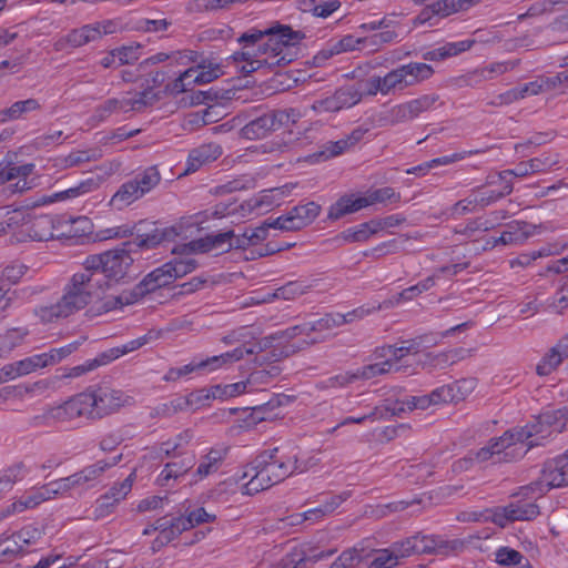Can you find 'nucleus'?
I'll return each mask as SVG.
<instances>
[{"mask_svg":"<svg viewBox=\"0 0 568 568\" xmlns=\"http://www.w3.org/2000/svg\"><path fill=\"white\" fill-rule=\"evenodd\" d=\"M179 234L176 226L154 227L148 233L139 234L136 241H126L119 247L88 256L83 263V270L97 278L98 288L101 290L108 285L106 280L119 282L128 274L134 261L131 256L134 247L154 248L165 242L174 241Z\"/></svg>","mask_w":568,"mask_h":568,"instance_id":"f257e3e1","label":"nucleus"},{"mask_svg":"<svg viewBox=\"0 0 568 568\" xmlns=\"http://www.w3.org/2000/svg\"><path fill=\"white\" fill-rule=\"evenodd\" d=\"M305 38L302 31L276 24L265 30L250 29L241 34L239 43L244 47L246 62L262 60L268 68L287 65L297 57V44Z\"/></svg>","mask_w":568,"mask_h":568,"instance_id":"f03ea898","label":"nucleus"},{"mask_svg":"<svg viewBox=\"0 0 568 568\" xmlns=\"http://www.w3.org/2000/svg\"><path fill=\"white\" fill-rule=\"evenodd\" d=\"M305 470V466L297 464L296 454L287 453L283 447L263 450L244 468L241 479L250 477V480L243 484V494H257L283 481L294 471Z\"/></svg>","mask_w":568,"mask_h":568,"instance_id":"7ed1b4c3","label":"nucleus"},{"mask_svg":"<svg viewBox=\"0 0 568 568\" xmlns=\"http://www.w3.org/2000/svg\"><path fill=\"white\" fill-rule=\"evenodd\" d=\"M98 288V281L91 273L82 270L73 274L64 287L61 298L51 305H42L34 310V314L42 323H53L65 318L84 308L93 297Z\"/></svg>","mask_w":568,"mask_h":568,"instance_id":"20e7f679","label":"nucleus"},{"mask_svg":"<svg viewBox=\"0 0 568 568\" xmlns=\"http://www.w3.org/2000/svg\"><path fill=\"white\" fill-rule=\"evenodd\" d=\"M87 405L82 393H79L62 404L47 407L42 414L33 416L31 425L34 427H53L71 424L80 417L88 418Z\"/></svg>","mask_w":568,"mask_h":568,"instance_id":"39448f33","label":"nucleus"},{"mask_svg":"<svg viewBox=\"0 0 568 568\" xmlns=\"http://www.w3.org/2000/svg\"><path fill=\"white\" fill-rule=\"evenodd\" d=\"M84 403L88 404V418L100 419L108 416L122 406L130 397L122 390L113 389L109 386H98L82 392Z\"/></svg>","mask_w":568,"mask_h":568,"instance_id":"423d86ee","label":"nucleus"},{"mask_svg":"<svg viewBox=\"0 0 568 568\" xmlns=\"http://www.w3.org/2000/svg\"><path fill=\"white\" fill-rule=\"evenodd\" d=\"M399 193L393 187L386 186L372 191L368 196H342L333 205H331L327 219L336 221L346 214L354 213L375 203L398 202Z\"/></svg>","mask_w":568,"mask_h":568,"instance_id":"0eeeda50","label":"nucleus"},{"mask_svg":"<svg viewBox=\"0 0 568 568\" xmlns=\"http://www.w3.org/2000/svg\"><path fill=\"white\" fill-rule=\"evenodd\" d=\"M297 115L294 110L264 111L241 129V135L247 140L264 139L283 125L294 122Z\"/></svg>","mask_w":568,"mask_h":568,"instance_id":"6e6552de","label":"nucleus"},{"mask_svg":"<svg viewBox=\"0 0 568 568\" xmlns=\"http://www.w3.org/2000/svg\"><path fill=\"white\" fill-rule=\"evenodd\" d=\"M566 462L564 454L554 459L547 460L540 471L537 480L524 487L527 491L542 496L552 488L568 486V475H566Z\"/></svg>","mask_w":568,"mask_h":568,"instance_id":"1a4fd4ad","label":"nucleus"},{"mask_svg":"<svg viewBox=\"0 0 568 568\" xmlns=\"http://www.w3.org/2000/svg\"><path fill=\"white\" fill-rule=\"evenodd\" d=\"M150 91L144 90L139 93L138 98H110L104 102L97 105L92 113V121L95 123L105 122L114 114L126 113L131 111H141L146 105H150L149 95Z\"/></svg>","mask_w":568,"mask_h":568,"instance_id":"9d476101","label":"nucleus"},{"mask_svg":"<svg viewBox=\"0 0 568 568\" xmlns=\"http://www.w3.org/2000/svg\"><path fill=\"white\" fill-rule=\"evenodd\" d=\"M488 442L495 455V464L514 463L520 460L528 453L516 427L506 430L499 437L490 438Z\"/></svg>","mask_w":568,"mask_h":568,"instance_id":"9b49d317","label":"nucleus"},{"mask_svg":"<svg viewBox=\"0 0 568 568\" xmlns=\"http://www.w3.org/2000/svg\"><path fill=\"white\" fill-rule=\"evenodd\" d=\"M368 131V128L357 126L345 139L326 142L317 152L310 154L306 160L310 163H321L337 156L362 141Z\"/></svg>","mask_w":568,"mask_h":568,"instance_id":"f8f14e48","label":"nucleus"},{"mask_svg":"<svg viewBox=\"0 0 568 568\" xmlns=\"http://www.w3.org/2000/svg\"><path fill=\"white\" fill-rule=\"evenodd\" d=\"M361 45L366 47L365 37L356 38L353 34H346L342 38H333L314 55V64L323 65L332 57L357 50Z\"/></svg>","mask_w":568,"mask_h":568,"instance_id":"ddd939ff","label":"nucleus"},{"mask_svg":"<svg viewBox=\"0 0 568 568\" xmlns=\"http://www.w3.org/2000/svg\"><path fill=\"white\" fill-rule=\"evenodd\" d=\"M233 230H229L217 234H209L203 239L191 241L182 245V251L187 253H206L213 250L229 251L234 247L236 240Z\"/></svg>","mask_w":568,"mask_h":568,"instance_id":"4468645a","label":"nucleus"},{"mask_svg":"<svg viewBox=\"0 0 568 568\" xmlns=\"http://www.w3.org/2000/svg\"><path fill=\"white\" fill-rule=\"evenodd\" d=\"M363 93L361 88L346 85L337 89L331 97L320 100L318 109L326 112H338L361 102Z\"/></svg>","mask_w":568,"mask_h":568,"instance_id":"2eb2a0df","label":"nucleus"},{"mask_svg":"<svg viewBox=\"0 0 568 568\" xmlns=\"http://www.w3.org/2000/svg\"><path fill=\"white\" fill-rule=\"evenodd\" d=\"M122 459V454L110 459H100L94 464L88 465L72 474L77 488H91L104 475L106 470L118 465Z\"/></svg>","mask_w":568,"mask_h":568,"instance_id":"dca6fc26","label":"nucleus"},{"mask_svg":"<svg viewBox=\"0 0 568 568\" xmlns=\"http://www.w3.org/2000/svg\"><path fill=\"white\" fill-rule=\"evenodd\" d=\"M33 163L22 165H13L11 163L0 165V185L17 180L16 183L10 184L9 189L12 193H23L32 187V183L28 181L29 175L34 171Z\"/></svg>","mask_w":568,"mask_h":568,"instance_id":"f3484780","label":"nucleus"},{"mask_svg":"<svg viewBox=\"0 0 568 568\" xmlns=\"http://www.w3.org/2000/svg\"><path fill=\"white\" fill-rule=\"evenodd\" d=\"M222 155V148L217 143H204L190 151L184 173L196 172L203 165L214 162Z\"/></svg>","mask_w":568,"mask_h":568,"instance_id":"a211bd4d","label":"nucleus"},{"mask_svg":"<svg viewBox=\"0 0 568 568\" xmlns=\"http://www.w3.org/2000/svg\"><path fill=\"white\" fill-rule=\"evenodd\" d=\"M537 226L525 221H511L506 224L505 231L494 240V245L521 244L532 236Z\"/></svg>","mask_w":568,"mask_h":568,"instance_id":"6ab92c4d","label":"nucleus"},{"mask_svg":"<svg viewBox=\"0 0 568 568\" xmlns=\"http://www.w3.org/2000/svg\"><path fill=\"white\" fill-rule=\"evenodd\" d=\"M503 515L496 513L494 521L500 526L505 521L532 520L539 515V507L534 503H511L501 509Z\"/></svg>","mask_w":568,"mask_h":568,"instance_id":"aec40b11","label":"nucleus"},{"mask_svg":"<svg viewBox=\"0 0 568 568\" xmlns=\"http://www.w3.org/2000/svg\"><path fill=\"white\" fill-rule=\"evenodd\" d=\"M516 429L527 450L541 445V440L547 439L552 434V430L541 422L540 415L534 417L525 426L516 427Z\"/></svg>","mask_w":568,"mask_h":568,"instance_id":"412c9836","label":"nucleus"},{"mask_svg":"<svg viewBox=\"0 0 568 568\" xmlns=\"http://www.w3.org/2000/svg\"><path fill=\"white\" fill-rule=\"evenodd\" d=\"M170 263H164L163 265L156 267L152 272H150L148 275L144 276V278L134 287L135 291L141 292V297L144 296L148 293L154 292L155 290L168 286L171 283H173V277Z\"/></svg>","mask_w":568,"mask_h":568,"instance_id":"4be33fe9","label":"nucleus"},{"mask_svg":"<svg viewBox=\"0 0 568 568\" xmlns=\"http://www.w3.org/2000/svg\"><path fill=\"white\" fill-rule=\"evenodd\" d=\"M99 40V32L94 31L93 27L85 24L81 28L72 29L65 36L61 37L55 43V50H65L70 48H80L90 42Z\"/></svg>","mask_w":568,"mask_h":568,"instance_id":"5701e85b","label":"nucleus"},{"mask_svg":"<svg viewBox=\"0 0 568 568\" xmlns=\"http://www.w3.org/2000/svg\"><path fill=\"white\" fill-rule=\"evenodd\" d=\"M252 348H246L245 346H239L231 352L223 353L221 355H215L212 357H207L206 359L197 362L200 371H209L213 372L222 367H226L232 365L235 362H239L244 357V354H253Z\"/></svg>","mask_w":568,"mask_h":568,"instance_id":"b1692460","label":"nucleus"},{"mask_svg":"<svg viewBox=\"0 0 568 568\" xmlns=\"http://www.w3.org/2000/svg\"><path fill=\"white\" fill-rule=\"evenodd\" d=\"M195 464L193 455L184 456L180 459L172 460L165 464L164 468L158 477V484L163 487L170 486V480H176L184 476Z\"/></svg>","mask_w":568,"mask_h":568,"instance_id":"393cba45","label":"nucleus"},{"mask_svg":"<svg viewBox=\"0 0 568 568\" xmlns=\"http://www.w3.org/2000/svg\"><path fill=\"white\" fill-rule=\"evenodd\" d=\"M320 212L321 205L315 202H307L292 207L287 211L291 219L290 222L292 223L288 229L302 230L310 225L318 216Z\"/></svg>","mask_w":568,"mask_h":568,"instance_id":"a878e982","label":"nucleus"},{"mask_svg":"<svg viewBox=\"0 0 568 568\" xmlns=\"http://www.w3.org/2000/svg\"><path fill=\"white\" fill-rule=\"evenodd\" d=\"M41 109L42 105L34 98L16 101L10 106L0 110V124L24 119L27 114Z\"/></svg>","mask_w":568,"mask_h":568,"instance_id":"bb28decb","label":"nucleus"},{"mask_svg":"<svg viewBox=\"0 0 568 568\" xmlns=\"http://www.w3.org/2000/svg\"><path fill=\"white\" fill-rule=\"evenodd\" d=\"M49 500L43 486L38 489H32L13 501L10 506L1 511L2 517H8L16 513H22L26 509H32L41 503Z\"/></svg>","mask_w":568,"mask_h":568,"instance_id":"cd10ccee","label":"nucleus"},{"mask_svg":"<svg viewBox=\"0 0 568 568\" xmlns=\"http://www.w3.org/2000/svg\"><path fill=\"white\" fill-rule=\"evenodd\" d=\"M226 456V449H211L200 460V464L194 473L195 481L216 473L222 466Z\"/></svg>","mask_w":568,"mask_h":568,"instance_id":"c85d7f7f","label":"nucleus"},{"mask_svg":"<svg viewBox=\"0 0 568 568\" xmlns=\"http://www.w3.org/2000/svg\"><path fill=\"white\" fill-rule=\"evenodd\" d=\"M381 231V224L376 220L358 224L343 231L337 239L348 243L365 242L372 235Z\"/></svg>","mask_w":568,"mask_h":568,"instance_id":"c756f323","label":"nucleus"},{"mask_svg":"<svg viewBox=\"0 0 568 568\" xmlns=\"http://www.w3.org/2000/svg\"><path fill=\"white\" fill-rule=\"evenodd\" d=\"M454 2L450 0H438L424 7L415 17L414 24L420 26L427 23L433 17L446 18L455 13Z\"/></svg>","mask_w":568,"mask_h":568,"instance_id":"7c9ffc66","label":"nucleus"},{"mask_svg":"<svg viewBox=\"0 0 568 568\" xmlns=\"http://www.w3.org/2000/svg\"><path fill=\"white\" fill-rule=\"evenodd\" d=\"M403 65L404 77L407 81V88L417 85L434 74L432 65L423 62H409Z\"/></svg>","mask_w":568,"mask_h":568,"instance_id":"2f4dec72","label":"nucleus"},{"mask_svg":"<svg viewBox=\"0 0 568 568\" xmlns=\"http://www.w3.org/2000/svg\"><path fill=\"white\" fill-rule=\"evenodd\" d=\"M141 197H143L142 192L139 191L138 184L135 185L131 179L119 187V190L112 196L111 203L121 210Z\"/></svg>","mask_w":568,"mask_h":568,"instance_id":"473e14b6","label":"nucleus"},{"mask_svg":"<svg viewBox=\"0 0 568 568\" xmlns=\"http://www.w3.org/2000/svg\"><path fill=\"white\" fill-rule=\"evenodd\" d=\"M274 205L273 196L267 192H261L240 204V214L247 216L252 213L261 214L263 211H270Z\"/></svg>","mask_w":568,"mask_h":568,"instance_id":"72a5a7b5","label":"nucleus"},{"mask_svg":"<svg viewBox=\"0 0 568 568\" xmlns=\"http://www.w3.org/2000/svg\"><path fill=\"white\" fill-rule=\"evenodd\" d=\"M413 540H415V552L416 555L422 554H445L447 551L448 545L442 539H438L435 536H425V535H414L412 536Z\"/></svg>","mask_w":568,"mask_h":568,"instance_id":"f704fd0d","label":"nucleus"},{"mask_svg":"<svg viewBox=\"0 0 568 568\" xmlns=\"http://www.w3.org/2000/svg\"><path fill=\"white\" fill-rule=\"evenodd\" d=\"M351 494L343 491L339 495H332L317 508L308 509L304 513V520H316L323 516L333 513L342 503L348 499Z\"/></svg>","mask_w":568,"mask_h":568,"instance_id":"c9c22d12","label":"nucleus"},{"mask_svg":"<svg viewBox=\"0 0 568 568\" xmlns=\"http://www.w3.org/2000/svg\"><path fill=\"white\" fill-rule=\"evenodd\" d=\"M29 334L27 328L14 327L0 334V357H7L16 347L22 344Z\"/></svg>","mask_w":568,"mask_h":568,"instance_id":"e433bc0d","label":"nucleus"},{"mask_svg":"<svg viewBox=\"0 0 568 568\" xmlns=\"http://www.w3.org/2000/svg\"><path fill=\"white\" fill-rule=\"evenodd\" d=\"M29 236L34 241H48L53 239V221L49 215H40L33 219L29 230Z\"/></svg>","mask_w":568,"mask_h":568,"instance_id":"4c0bfd02","label":"nucleus"},{"mask_svg":"<svg viewBox=\"0 0 568 568\" xmlns=\"http://www.w3.org/2000/svg\"><path fill=\"white\" fill-rule=\"evenodd\" d=\"M567 357H564L561 349L556 344L554 347H551L540 359V362L537 364L536 373L539 376H548L554 371H556L560 364L566 359Z\"/></svg>","mask_w":568,"mask_h":568,"instance_id":"58836bf2","label":"nucleus"},{"mask_svg":"<svg viewBox=\"0 0 568 568\" xmlns=\"http://www.w3.org/2000/svg\"><path fill=\"white\" fill-rule=\"evenodd\" d=\"M161 179V173L156 165L149 166L132 178L135 185L138 184L139 191L142 192L143 196L158 186Z\"/></svg>","mask_w":568,"mask_h":568,"instance_id":"ea45409f","label":"nucleus"},{"mask_svg":"<svg viewBox=\"0 0 568 568\" xmlns=\"http://www.w3.org/2000/svg\"><path fill=\"white\" fill-rule=\"evenodd\" d=\"M267 236L268 231L263 222L260 226L246 229L243 234L237 235L233 245L235 248L245 250L248 246L257 245L262 241L266 240Z\"/></svg>","mask_w":568,"mask_h":568,"instance_id":"a19ab883","label":"nucleus"},{"mask_svg":"<svg viewBox=\"0 0 568 568\" xmlns=\"http://www.w3.org/2000/svg\"><path fill=\"white\" fill-rule=\"evenodd\" d=\"M172 252L185 255L184 257H180V258L175 257L168 262L171 264V267L173 268V270H171L173 281L191 273L192 271H194L196 268V266H197L196 261L193 257L189 256L190 253L182 251V245L174 247L172 250Z\"/></svg>","mask_w":568,"mask_h":568,"instance_id":"79ce46f5","label":"nucleus"},{"mask_svg":"<svg viewBox=\"0 0 568 568\" xmlns=\"http://www.w3.org/2000/svg\"><path fill=\"white\" fill-rule=\"evenodd\" d=\"M341 325H343V320H341L339 313L326 314L316 321L303 323L302 329H304L305 336L310 337L312 333H321Z\"/></svg>","mask_w":568,"mask_h":568,"instance_id":"37998d69","label":"nucleus"},{"mask_svg":"<svg viewBox=\"0 0 568 568\" xmlns=\"http://www.w3.org/2000/svg\"><path fill=\"white\" fill-rule=\"evenodd\" d=\"M539 415L541 416V422L552 432L556 430L557 433H561L564 429L568 428L567 407H561L552 410H545Z\"/></svg>","mask_w":568,"mask_h":568,"instance_id":"c03bdc74","label":"nucleus"},{"mask_svg":"<svg viewBox=\"0 0 568 568\" xmlns=\"http://www.w3.org/2000/svg\"><path fill=\"white\" fill-rule=\"evenodd\" d=\"M529 174H534V171H530V166L528 165V161L520 162L517 164L515 169L504 170L501 172L488 174L486 178L487 185H495L497 182H513L511 176L515 178H525Z\"/></svg>","mask_w":568,"mask_h":568,"instance_id":"a18cd8bd","label":"nucleus"},{"mask_svg":"<svg viewBox=\"0 0 568 568\" xmlns=\"http://www.w3.org/2000/svg\"><path fill=\"white\" fill-rule=\"evenodd\" d=\"M141 298V292L135 291V288L131 291H123L121 294L116 296H108L102 303L101 310L103 312H110L116 308H121L124 305H130L136 303Z\"/></svg>","mask_w":568,"mask_h":568,"instance_id":"49530a36","label":"nucleus"},{"mask_svg":"<svg viewBox=\"0 0 568 568\" xmlns=\"http://www.w3.org/2000/svg\"><path fill=\"white\" fill-rule=\"evenodd\" d=\"M459 389L460 386L458 383L452 385H444L434 389L430 394H428L430 405L462 400L464 398V395L457 394Z\"/></svg>","mask_w":568,"mask_h":568,"instance_id":"de8ad7c7","label":"nucleus"},{"mask_svg":"<svg viewBox=\"0 0 568 568\" xmlns=\"http://www.w3.org/2000/svg\"><path fill=\"white\" fill-rule=\"evenodd\" d=\"M496 184H501V189H491L488 191H481L479 193V196L476 197L478 205L481 207L488 206L505 196L509 195L514 190V183L513 182H497Z\"/></svg>","mask_w":568,"mask_h":568,"instance_id":"09e8293b","label":"nucleus"},{"mask_svg":"<svg viewBox=\"0 0 568 568\" xmlns=\"http://www.w3.org/2000/svg\"><path fill=\"white\" fill-rule=\"evenodd\" d=\"M197 69L191 67L181 73L172 83L166 85V89L172 94H179L191 90L193 84H200L199 79H195Z\"/></svg>","mask_w":568,"mask_h":568,"instance_id":"8fccbe9b","label":"nucleus"},{"mask_svg":"<svg viewBox=\"0 0 568 568\" xmlns=\"http://www.w3.org/2000/svg\"><path fill=\"white\" fill-rule=\"evenodd\" d=\"M496 562L501 566L531 568L529 561L519 551L508 547H501L496 551Z\"/></svg>","mask_w":568,"mask_h":568,"instance_id":"3c124183","label":"nucleus"},{"mask_svg":"<svg viewBox=\"0 0 568 568\" xmlns=\"http://www.w3.org/2000/svg\"><path fill=\"white\" fill-rule=\"evenodd\" d=\"M386 121L392 124H399L416 119L409 101L392 106L386 113Z\"/></svg>","mask_w":568,"mask_h":568,"instance_id":"603ef678","label":"nucleus"},{"mask_svg":"<svg viewBox=\"0 0 568 568\" xmlns=\"http://www.w3.org/2000/svg\"><path fill=\"white\" fill-rule=\"evenodd\" d=\"M396 26L397 23L394 22L392 28H382L379 32L365 37L366 47L373 48V50H378L384 44L395 42L398 38V33L395 30Z\"/></svg>","mask_w":568,"mask_h":568,"instance_id":"864d4df0","label":"nucleus"},{"mask_svg":"<svg viewBox=\"0 0 568 568\" xmlns=\"http://www.w3.org/2000/svg\"><path fill=\"white\" fill-rule=\"evenodd\" d=\"M392 369V358H387L381 363L365 365L354 372V377L358 379H371L378 375L388 373Z\"/></svg>","mask_w":568,"mask_h":568,"instance_id":"5fc2aeb1","label":"nucleus"},{"mask_svg":"<svg viewBox=\"0 0 568 568\" xmlns=\"http://www.w3.org/2000/svg\"><path fill=\"white\" fill-rule=\"evenodd\" d=\"M114 361L113 354L105 355L101 353L93 359H88L85 363L74 366L70 369V373L68 374V377H79L85 373H89L91 371H94L95 368L106 365Z\"/></svg>","mask_w":568,"mask_h":568,"instance_id":"6e6d98bb","label":"nucleus"},{"mask_svg":"<svg viewBox=\"0 0 568 568\" xmlns=\"http://www.w3.org/2000/svg\"><path fill=\"white\" fill-rule=\"evenodd\" d=\"M23 554V545H20L14 536V532L9 535L8 532L0 534V557L12 558Z\"/></svg>","mask_w":568,"mask_h":568,"instance_id":"4d7b16f0","label":"nucleus"},{"mask_svg":"<svg viewBox=\"0 0 568 568\" xmlns=\"http://www.w3.org/2000/svg\"><path fill=\"white\" fill-rule=\"evenodd\" d=\"M195 69H197V72L194 77L199 79L200 84L210 83L223 74L221 65L211 61H203Z\"/></svg>","mask_w":568,"mask_h":568,"instance_id":"13d9d810","label":"nucleus"},{"mask_svg":"<svg viewBox=\"0 0 568 568\" xmlns=\"http://www.w3.org/2000/svg\"><path fill=\"white\" fill-rule=\"evenodd\" d=\"M383 83L387 88L388 94L395 91L407 89V81L404 77L403 65H399L383 77Z\"/></svg>","mask_w":568,"mask_h":568,"instance_id":"bf43d9fd","label":"nucleus"},{"mask_svg":"<svg viewBox=\"0 0 568 568\" xmlns=\"http://www.w3.org/2000/svg\"><path fill=\"white\" fill-rule=\"evenodd\" d=\"M14 536L20 545H23L24 554L29 546L37 544V541L42 538L43 530L37 526L27 525L20 530L16 531Z\"/></svg>","mask_w":568,"mask_h":568,"instance_id":"052dcab7","label":"nucleus"},{"mask_svg":"<svg viewBox=\"0 0 568 568\" xmlns=\"http://www.w3.org/2000/svg\"><path fill=\"white\" fill-rule=\"evenodd\" d=\"M362 560V551L356 548H351L343 551L329 568H356Z\"/></svg>","mask_w":568,"mask_h":568,"instance_id":"680f3d73","label":"nucleus"},{"mask_svg":"<svg viewBox=\"0 0 568 568\" xmlns=\"http://www.w3.org/2000/svg\"><path fill=\"white\" fill-rule=\"evenodd\" d=\"M559 163L557 154L544 153L540 156L528 160L530 171L534 173H546L549 172L555 165Z\"/></svg>","mask_w":568,"mask_h":568,"instance_id":"e2e57ef3","label":"nucleus"},{"mask_svg":"<svg viewBox=\"0 0 568 568\" xmlns=\"http://www.w3.org/2000/svg\"><path fill=\"white\" fill-rule=\"evenodd\" d=\"M43 488L48 495V499H51L55 495L64 494L69 490L75 489L77 487H75L72 475H70L68 477L53 480V481L44 485Z\"/></svg>","mask_w":568,"mask_h":568,"instance_id":"0e129e2a","label":"nucleus"},{"mask_svg":"<svg viewBox=\"0 0 568 568\" xmlns=\"http://www.w3.org/2000/svg\"><path fill=\"white\" fill-rule=\"evenodd\" d=\"M134 479L135 473L132 471L123 481L114 484L105 495L119 504L131 491Z\"/></svg>","mask_w":568,"mask_h":568,"instance_id":"69168bd1","label":"nucleus"},{"mask_svg":"<svg viewBox=\"0 0 568 568\" xmlns=\"http://www.w3.org/2000/svg\"><path fill=\"white\" fill-rule=\"evenodd\" d=\"M398 565L393 550L389 548L376 550L375 557L371 562V568H394Z\"/></svg>","mask_w":568,"mask_h":568,"instance_id":"338daca9","label":"nucleus"},{"mask_svg":"<svg viewBox=\"0 0 568 568\" xmlns=\"http://www.w3.org/2000/svg\"><path fill=\"white\" fill-rule=\"evenodd\" d=\"M281 568H305L306 557L304 548H294L281 560Z\"/></svg>","mask_w":568,"mask_h":568,"instance_id":"774afa93","label":"nucleus"}]
</instances>
